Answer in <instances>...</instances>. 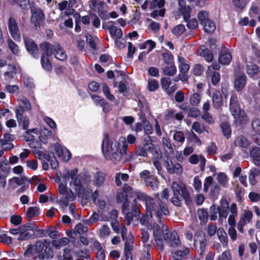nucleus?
<instances>
[{
    "label": "nucleus",
    "mask_w": 260,
    "mask_h": 260,
    "mask_svg": "<svg viewBox=\"0 0 260 260\" xmlns=\"http://www.w3.org/2000/svg\"><path fill=\"white\" fill-rule=\"evenodd\" d=\"M132 197L136 199V200L138 199L145 202L147 213H149L151 218L154 215L160 220L164 216L169 214L168 207L159 199H152L140 191H135Z\"/></svg>",
    "instance_id": "f257e3e1"
},
{
    "label": "nucleus",
    "mask_w": 260,
    "mask_h": 260,
    "mask_svg": "<svg viewBox=\"0 0 260 260\" xmlns=\"http://www.w3.org/2000/svg\"><path fill=\"white\" fill-rule=\"evenodd\" d=\"M77 169H74L71 171L66 169L62 175V178L65 180H69L70 178L71 181L70 185L73 186L77 193H80L84 189V185H88L90 181V178L86 175H78Z\"/></svg>",
    "instance_id": "f03ea898"
},
{
    "label": "nucleus",
    "mask_w": 260,
    "mask_h": 260,
    "mask_svg": "<svg viewBox=\"0 0 260 260\" xmlns=\"http://www.w3.org/2000/svg\"><path fill=\"white\" fill-rule=\"evenodd\" d=\"M172 189L173 191L174 196L171 199V202L175 206H181V201L179 196H181L184 199L187 204L190 203V198L189 193L186 186L184 184L173 182L172 184Z\"/></svg>",
    "instance_id": "7ed1b4c3"
},
{
    "label": "nucleus",
    "mask_w": 260,
    "mask_h": 260,
    "mask_svg": "<svg viewBox=\"0 0 260 260\" xmlns=\"http://www.w3.org/2000/svg\"><path fill=\"white\" fill-rule=\"evenodd\" d=\"M230 108L234 118L238 119L240 122L244 123L247 120L245 112L240 108L238 98L234 94L231 95L230 99Z\"/></svg>",
    "instance_id": "20e7f679"
},
{
    "label": "nucleus",
    "mask_w": 260,
    "mask_h": 260,
    "mask_svg": "<svg viewBox=\"0 0 260 260\" xmlns=\"http://www.w3.org/2000/svg\"><path fill=\"white\" fill-rule=\"evenodd\" d=\"M164 216L163 217H164ZM156 221L159 223V224L156 223H153L152 226L153 230V235L154 238L163 237L165 241H167L169 240V234L168 226L164 224L161 222V219L164 218H160L158 220L156 218Z\"/></svg>",
    "instance_id": "39448f33"
},
{
    "label": "nucleus",
    "mask_w": 260,
    "mask_h": 260,
    "mask_svg": "<svg viewBox=\"0 0 260 260\" xmlns=\"http://www.w3.org/2000/svg\"><path fill=\"white\" fill-rule=\"evenodd\" d=\"M41 48L44 51L41 57L42 66L45 70L50 71L52 70V67L48 57L53 54L51 44L48 42L43 43L41 45Z\"/></svg>",
    "instance_id": "423d86ee"
},
{
    "label": "nucleus",
    "mask_w": 260,
    "mask_h": 260,
    "mask_svg": "<svg viewBox=\"0 0 260 260\" xmlns=\"http://www.w3.org/2000/svg\"><path fill=\"white\" fill-rule=\"evenodd\" d=\"M237 207L236 203H233L231 205L230 214L228 218V223L230 227L228 230V234L233 241L237 239V232L235 229L236 225L235 218L237 216Z\"/></svg>",
    "instance_id": "0eeeda50"
},
{
    "label": "nucleus",
    "mask_w": 260,
    "mask_h": 260,
    "mask_svg": "<svg viewBox=\"0 0 260 260\" xmlns=\"http://www.w3.org/2000/svg\"><path fill=\"white\" fill-rule=\"evenodd\" d=\"M119 143L114 139L110 140L107 135L103 141L102 151L106 158H110L111 154L118 151Z\"/></svg>",
    "instance_id": "6e6552de"
},
{
    "label": "nucleus",
    "mask_w": 260,
    "mask_h": 260,
    "mask_svg": "<svg viewBox=\"0 0 260 260\" xmlns=\"http://www.w3.org/2000/svg\"><path fill=\"white\" fill-rule=\"evenodd\" d=\"M36 229V225L30 223L20 226V234L17 238V240L24 241L30 239L33 235L30 231L34 232V231Z\"/></svg>",
    "instance_id": "1a4fd4ad"
},
{
    "label": "nucleus",
    "mask_w": 260,
    "mask_h": 260,
    "mask_svg": "<svg viewBox=\"0 0 260 260\" xmlns=\"http://www.w3.org/2000/svg\"><path fill=\"white\" fill-rule=\"evenodd\" d=\"M76 3H74V1L70 0L69 2L66 1H63L58 4V9L60 11L65 10L66 16H69L71 15H74V16H80V14L75 12V9L73 8L74 5Z\"/></svg>",
    "instance_id": "9d476101"
},
{
    "label": "nucleus",
    "mask_w": 260,
    "mask_h": 260,
    "mask_svg": "<svg viewBox=\"0 0 260 260\" xmlns=\"http://www.w3.org/2000/svg\"><path fill=\"white\" fill-rule=\"evenodd\" d=\"M165 4V0H153L150 5L151 9H154L158 7L160 10H153L150 16H164L166 13V9L163 8Z\"/></svg>",
    "instance_id": "9b49d317"
},
{
    "label": "nucleus",
    "mask_w": 260,
    "mask_h": 260,
    "mask_svg": "<svg viewBox=\"0 0 260 260\" xmlns=\"http://www.w3.org/2000/svg\"><path fill=\"white\" fill-rule=\"evenodd\" d=\"M90 8L93 11L97 12L99 16H107L108 12L107 6L104 2H99L97 0H90L89 1Z\"/></svg>",
    "instance_id": "f8f14e48"
},
{
    "label": "nucleus",
    "mask_w": 260,
    "mask_h": 260,
    "mask_svg": "<svg viewBox=\"0 0 260 260\" xmlns=\"http://www.w3.org/2000/svg\"><path fill=\"white\" fill-rule=\"evenodd\" d=\"M194 246L196 248H199L200 253L202 254L206 246L205 235L201 231H197L194 236Z\"/></svg>",
    "instance_id": "ddd939ff"
},
{
    "label": "nucleus",
    "mask_w": 260,
    "mask_h": 260,
    "mask_svg": "<svg viewBox=\"0 0 260 260\" xmlns=\"http://www.w3.org/2000/svg\"><path fill=\"white\" fill-rule=\"evenodd\" d=\"M8 29L13 39L16 41H20V32L16 21L13 17H10L9 19Z\"/></svg>",
    "instance_id": "4468645a"
},
{
    "label": "nucleus",
    "mask_w": 260,
    "mask_h": 260,
    "mask_svg": "<svg viewBox=\"0 0 260 260\" xmlns=\"http://www.w3.org/2000/svg\"><path fill=\"white\" fill-rule=\"evenodd\" d=\"M24 42L28 52L34 57H39V49L34 41L30 38L23 36Z\"/></svg>",
    "instance_id": "2eb2a0df"
},
{
    "label": "nucleus",
    "mask_w": 260,
    "mask_h": 260,
    "mask_svg": "<svg viewBox=\"0 0 260 260\" xmlns=\"http://www.w3.org/2000/svg\"><path fill=\"white\" fill-rule=\"evenodd\" d=\"M116 22L108 21L103 24V28H107L109 30L110 34L114 37L116 39H119L122 36V32L121 29L117 28L115 26Z\"/></svg>",
    "instance_id": "dca6fc26"
},
{
    "label": "nucleus",
    "mask_w": 260,
    "mask_h": 260,
    "mask_svg": "<svg viewBox=\"0 0 260 260\" xmlns=\"http://www.w3.org/2000/svg\"><path fill=\"white\" fill-rule=\"evenodd\" d=\"M131 198L126 199V202H124L123 204V212L125 210H131L134 211L136 214H140V209L138 205L137 201L136 199L131 196Z\"/></svg>",
    "instance_id": "f3484780"
},
{
    "label": "nucleus",
    "mask_w": 260,
    "mask_h": 260,
    "mask_svg": "<svg viewBox=\"0 0 260 260\" xmlns=\"http://www.w3.org/2000/svg\"><path fill=\"white\" fill-rule=\"evenodd\" d=\"M127 146V142L124 141L123 142L122 149H120L119 148H118V151H115V152H113L111 154L110 158H107L111 159L115 163L121 161L122 159L123 155L126 153Z\"/></svg>",
    "instance_id": "a211bd4d"
},
{
    "label": "nucleus",
    "mask_w": 260,
    "mask_h": 260,
    "mask_svg": "<svg viewBox=\"0 0 260 260\" xmlns=\"http://www.w3.org/2000/svg\"><path fill=\"white\" fill-rule=\"evenodd\" d=\"M252 217V213L250 211H244L237 224V229L240 233H244L243 227L251 221Z\"/></svg>",
    "instance_id": "6ab92c4d"
},
{
    "label": "nucleus",
    "mask_w": 260,
    "mask_h": 260,
    "mask_svg": "<svg viewBox=\"0 0 260 260\" xmlns=\"http://www.w3.org/2000/svg\"><path fill=\"white\" fill-rule=\"evenodd\" d=\"M165 167L168 172L172 174L180 175L183 172V169L179 163H173L172 161L166 160L165 162Z\"/></svg>",
    "instance_id": "aec40b11"
},
{
    "label": "nucleus",
    "mask_w": 260,
    "mask_h": 260,
    "mask_svg": "<svg viewBox=\"0 0 260 260\" xmlns=\"http://www.w3.org/2000/svg\"><path fill=\"white\" fill-rule=\"evenodd\" d=\"M200 21L206 32L211 34L215 31L216 25L211 19L208 17H200Z\"/></svg>",
    "instance_id": "412c9836"
},
{
    "label": "nucleus",
    "mask_w": 260,
    "mask_h": 260,
    "mask_svg": "<svg viewBox=\"0 0 260 260\" xmlns=\"http://www.w3.org/2000/svg\"><path fill=\"white\" fill-rule=\"evenodd\" d=\"M231 206L225 199L220 201V205L216 209L220 218H226L228 215V211H230Z\"/></svg>",
    "instance_id": "4be33fe9"
},
{
    "label": "nucleus",
    "mask_w": 260,
    "mask_h": 260,
    "mask_svg": "<svg viewBox=\"0 0 260 260\" xmlns=\"http://www.w3.org/2000/svg\"><path fill=\"white\" fill-rule=\"evenodd\" d=\"M51 50L55 57L60 60H64L67 58V55L63 50L58 43L51 44Z\"/></svg>",
    "instance_id": "5701e85b"
},
{
    "label": "nucleus",
    "mask_w": 260,
    "mask_h": 260,
    "mask_svg": "<svg viewBox=\"0 0 260 260\" xmlns=\"http://www.w3.org/2000/svg\"><path fill=\"white\" fill-rule=\"evenodd\" d=\"M54 147L55 153L59 157L66 161L71 158V154L68 150L62 149L61 146L57 143L54 144Z\"/></svg>",
    "instance_id": "b1692460"
},
{
    "label": "nucleus",
    "mask_w": 260,
    "mask_h": 260,
    "mask_svg": "<svg viewBox=\"0 0 260 260\" xmlns=\"http://www.w3.org/2000/svg\"><path fill=\"white\" fill-rule=\"evenodd\" d=\"M152 149H153V145L152 143H145L143 146H139L136 148L135 155L147 157V151H151Z\"/></svg>",
    "instance_id": "393cba45"
},
{
    "label": "nucleus",
    "mask_w": 260,
    "mask_h": 260,
    "mask_svg": "<svg viewBox=\"0 0 260 260\" xmlns=\"http://www.w3.org/2000/svg\"><path fill=\"white\" fill-rule=\"evenodd\" d=\"M219 62L223 64H229L232 59V56L229 52L228 49L222 46L220 54L219 56Z\"/></svg>",
    "instance_id": "a878e982"
},
{
    "label": "nucleus",
    "mask_w": 260,
    "mask_h": 260,
    "mask_svg": "<svg viewBox=\"0 0 260 260\" xmlns=\"http://www.w3.org/2000/svg\"><path fill=\"white\" fill-rule=\"evenodd\" d=\"M246 83V76L244 74H241L236 76L235 79L234 86L236 89L241 91L244 88Z\"/></svg>",
    "instance_id": "bb28decb"
},
{
    "label": "nucleus",
    "mask_w": 260,
    "mask_h": 260,
    "mask_svg": "<svg viewBox=\"0 0 260 260\" xmlns=\"http://www.w3.org/2000/svg\"><path fill=\"white\" fill-rule=\"evenodd\" d=\"M212 105L216 109H219L223 105V98L219 91H215L212 96Z\"/></svg>",
    "instance_id": "cd10ccee"
},
{
    "label": "nucleus",
    "mask_w": 260,
    "mask_h": 260,
    "mask_svg": "<svg viewBox=\"0 0 260 260\" xmlns=\"http://www.w3.org/2000/svg\"><path fill=\"white\" fill-rule=\"evenodd\" d=\"M250 156L254 165L260 167V148L257 147L253 148L250 151Z\"/></svg>",
    "instance_id": "c85d7f7f"
},
{
    "label": "nucleus",
    "mask_w": 260,
    "mask_h": 260,
    "mask_svg": "<svg viewBox=\"0 0 260 260\" xmlns=\"http://www.w3.org/2000/svg\"><path fill=\"white\" fill-rule=\"evenodd\" d=\"M198 54L203 56L208 62H210L213 59V54L210 52L205 46H202L198 50Z\"/></svg>",
    "instance_id": "c756f323"
},
{
    "label": "nucleus",
    "mask_w": 260,
    "mask_h": 260,
    "mask_svg": "<svg viewBox=\"0 0 260 260\" xmlns=\"http://www.w3.org/2000/svg\"><path fill=\"white\" fill-rule=\"evenodd\" d=\"M29 8L31 14V16H45L43 10L34 2L30 3Z\"/></svg>",
    "instance_id": "7c9ffc66"
},
{
    "label": "nucleus",
    "mask_w": 260,
    "mask_h": 260,
    "mask_svg": "<svg viewBox=\"0 0 260 260\" xmlns=\"http://www.w3.org/2000/svg\"><path fill=\"white\" fill-rule=\"evenodd\" d=\"M166 242L169 243L170 246L173 247H176L180 244L179 237L176 232L170 233L169 240Z\"/></svg>",
    "instance_id": "2f4dec72"
},
{
    "label": "nucleus",
    "mask_w": 260,
    "mask_h": 260,
    "mask_svg": "<svg viewBox=\"0 0 260 260\" xmlns=\"http://www.w3.org/2000/svg\"><path fill=\"white\" fill-rule=\"evenodd\" d=\"M260 175V169L257 168H252L249 172L248 176L249 181L251 185H254L257 183L255 177Z\"/></svg>",
    "instance_id": "473e14b6"
},
{
    "label": "nucleus",
    "mask_w": 260,
    "mask_h": 260,
    "mask_svg": "<svg viewBox=\"0 0 260 260\" xmlns=\"http://www.w3.org/2000/svg\"><path fill=\"white\" fill-rule=\"evenodd\" d=\"M235 143L237 146L243 148H247L250 145L249 141L242 135L236 138Z\"/></svg>",
    "instance_id": "72a5a7b5"
},
{
    "label": "nucleus",
    "mask_w": 260,
    "mask_h": 260,
    "mask_svg": "<svg viewBox=\"0 0 260 260\" xmlns=\"http://www.w3.org/2000/svg\"><path fill=\"white\" fill-rule=\"evenodd\" d=\"M8 71L4 73V76L7 80L14 78L17 73L15 65L9 64L8 66Z\"/></svg>",
    "instance_id": "f704fd0d"
},
{
    "label": "nucleus",
    "mask_w": 260,
    "mask_h": 260,
    "mask_svg": "<svg viewBox=\"0 0 260 260\" xmlns=\"http://www.w3.org/2000/svg\"><path fill=\"white\" fill-rule=\"evenodd\" d=\"M162 71L165 75L173 76L176 74L177 69L174 64H173L163 67Z\"/></svg>",
    "instance_id": "c9c22d12"
},
{
    "label": "nucleus",
    "mask_w": 260,
    "mask_h": 260,
    "mask_svg": "<svg viewBox=\"0 0 260 260\" xmlns=\"http://www.w3.org/2000/svg\"><path fill=\"white\" fill-rule=\"evenodd\" d=\"M217 237L223 246L226 247L228 244V239L226 232L223 229H219L217 232Z\"/></svg>",
    "instance_id": "e433bc0d"
},
{
    "label": "nucleus",
    "mask_w": 260,
    "mask_h": 260,
    "mask_svg": "<svg viewBox=\"0 0 260 260\" xmlns=\"http://www.w3.org/2000/svg\"><path fill=\"white\" fill-rule=\"evenodd\" d=\"M36 157L41 160L50 161V155L47 151H42L39 150H35L33 151Z\"/></svg>",
    "instance_id": "4c0bfd02"
},
{
    "label": "nucleus",
    "mask_w": 260,
    "mask_h": 260,
    "mask_svg": "<svg viewBox=\"0 0 260 260\" xmlns=\"http://www.w3.org/2000/svg\"><path fill=\"white\" fill-rule=\"evenodd\" d=\"M246 70L248 75L253 77L260 72V68L256 64H249L246 66Z\"/></svg>",
    "instance_id": "58836bf2"
},
{
    "label": "nucleus",
    "mask_w": 260,
    "mask_h": 260,
    "mask_svg": "<svg viewBox=\"0 0 260 260\" xmlns=\"http://www.w3.org/2000/svg\"><path fill=\"white\" fill-rule=\"evenodd\" d=\"M141 238L142 241L145 244L144 246L147 249L150 248L151 242H149V234L147 230H142Z\"/></svg>",
    "instance_id": "ea45409f"
},
{
    "label": "nucleus",
    "mask_w": 260,
    "mask_h": 260,
    "mask_svg": "<svg viewBox=\"0 0 260 260\" xmlns=\"http://www.w3.org/2000/svg\"><path fill=\"white\" fill-rule=\"evenodd\" d=\"M184 21L187 22V26L188 28L193 29L198 26V21L194 17H183Z\"/></svg>",
    "instance_id": "a19ab883"
},
{
    "label": "nucleus",
    "mask_w": 260,
    "mask_h": 260,
    "mask_svg": "<svg viewBox=\"0 0 260 260\" xmlns=\"http://www.w3.org/2000/svg\"><path fill=\"white\" fill-rule=\"evenodd\" d=\"M105 181V176L102 172H97L94 177L93 184L95 186H100L102 185Z\"/></svg>",
    "instance_id": "79ce46f5"
},
{
    "label": "nucleus",
    "mask_w": 260,
    "mask_h": 260,
    "mask_svg": "<svg viewBox=\"0 0 260 260\" xmlns=\"http://www.w3.org/2000/svg\"><path fill=\"white\" fill-rule=\"evenodd\" d=\"M7 44L11 52L15 55H18L19 53V46L14 43L10 38L7 40Z\"/></svg>",
    "instance_id": "37998d69"
},
{
    "label": "nucleus",
    "mask_w": 260,
    "mask_h": 260,
    "mask_svg": "<svg viewBox=\"0 0 260 260\" xmlns=\"http://www.w3.org/2000/svg\"><path fill=\"white\" fill-rule=\"evenodd\" d=\"M147 186L150 187L153 190L158 188L159 182L155 177L151 176L145 182Z\"/></svg>",
    "instance_id": "c03bdc74"
},
{
    "label": "nucleus",
    "mask_w": 260,
    "mask_h": 260,
    "mask_svg": "<svg viewBox=\"0 0 260 260\" xmlns=\"http://www.w3.org/2000/svg\"><path fill=\"white\" fill-rule=\"evenodd\" d=\"M69 242V240L67 238H62L58 240L53 241L52 244L56 249H59L61 247L67 245Z\"/></svg>",
    "instance_id": "a18cd8bd"
},
{
    "label": "nucleus",
    "mask_w": 260,
    "mask_h": 260,
    "mask_svg": "<svg viewBox=\"0 0 260 260\" xmlns=\"http://www.w3.org/2000/svg\"><path fill=\"white\" fill-rule=\"evenodd\" d=\"M57 260H73L71 251L69 248H64L62 255L57 256Z\"/></svg>",
    "instance_id": "49530a36"
},
{
    "label": "nucleus",
    "mask_w": 260,
    "mask_h": 260,
    "mask_svg": "<svg viewBox=\"0 0 260 260\" xmlns=\"http://www.w3.org/2000/svg\"><path fill=\"white\" fill-rule=\"evenodd\" d=\"M39 214V208L37 207H29L26 212V215L29 219L32 217L38 216Z\"/></svg>",
    "instance_id": "de8ad7c7"
},
{
    "label": "nucleus",
    "mask_w": 260,
    "mask_h": 260,
    "mask_svg": "<svg viewBox=\"0 0 260 260\" xmlns=\"http://www.w3.org/2000/svg\"><path fill=\"white\" fill-rule=\"evenodd\" d=\"M8 182V189H14L15 186L14 185L13 183H15L18 185H21L23 184V180L21 178L15 177L10 179Z\"/></svg>",
    "instance_id": "09e8293b"
},
{
    "label": "nucleus",
    "mask_w": 260,
    "mask_h": 260,
    "mask_svg": "<svg viewBox=\"0 0 260 260\" xmlns=\"http://www.w3.org/2000/svg\"><path fill=\"white\" fill-rule=\"evenodd\" d=\"M189 249L186 247H183L182 249H179L175 251L173 254L174 256L177 257V258H180V259H182L185 256L189 253Z\"/></svg>",
    "instance_id": "8fccbe9b"
},
{
    "label": "nucleus",
    "mask_w": 260,
    "mask_h": 260,
    "mask_svg": "<svg viewBox=\"0 0 260 260\" xmlns=\"http://www.w3.org/2000/svg\"><path fill=\"white\" fill-rule=\"evenodd\" d=\"M162 144L164 149L166 151L169 153H173L174 152V149L172 147V145L169 139L165 137L162 138Z\"/></svg>",
    "instance_id": "3c124183"
},
{
    "label": "nucleus",
    "mask_w": 260,
    "mask_h": 260,
    "mask_svg": "<svg viewBox=\"0 0 260 260\" xmlns=\"http://www.w3.org/2000/svg\"><path fill=\"white\" fill-rule=\"evenodd\" d=\"M19 126L23 129H27L29 124V120L27 116L17 119Z\"/></svg>",
    "instance_id": "603ef678"
},
{
    "label": "nucleus",
    "mask_w": 260,
    "mask_h": 260,
    "mask_svg": "<svg viewBox=\"0 0 260 260\" xmlns=\"http://www.w3.org/2000/svg\"><path fill=\"white\" fill-rule=\"evenodd\" d=\"M99 220H100V214L94 212L89 219L84 220V222L89 225L96 222Z\"/></svg>",
    "instance_id": "864d4df0"
},
{
    "label": "nucleus",
    "mask_w": 260,
    "mask_h": 260,
    "mask_svg": "<svg viewBox=\"0 0 260 260\" xmlns=\"http://www.w3.org/2000/svg\"><path fill=\"white\" fill-rule=\"evenodd\" d=\"M44 18L45 17H30V20L35 28L37 29L41 25H43Z\"/></svg>",
    "instance_id": "5fc2aeb1"
},
{
    "label": "nucleus",
    "mask_w": 260,
    "mask_h": 260,
    "mask_svg": "<svg viewBox=\"0 0 260 260\" xmlns=\"http://www.w3.org/2000/svg\"><path fill=\"white\" fill-rule=\"evenodd\" d=\"M185 28L183 24H179L175 26L172 30V32L176 36H180L185 31Z\"/></svg>",
    "instance_id": "6e6d98bb"
},
{
    "label": "nucleus",
    "mask_w": 260,
    "mask_h": 260,
    "mask_svg": "<svg viewBox=\"0 0 260 260\" xmlns=\"http://www.w3.org/2000/svg\"><path fill=\"white\" fill-rule=\"evenodd\" d=\"M220 127L224 136L229 138L231 135V131L229 124L227 122H224L221 124Z\"/></svg>",
    "instance_id": "4d7b16f0"
},
{
    "label": "nucleus",
    "mask_w": 260,
    "mask_h": 260,
    "mask_svg": "<svg viewBox=\"0 0 260 260\" xmlns=\"http://www.w3.org/2000/svg\"><path fill=\"white\" fill-rule=\"evenodd\" d=\"M88 228L87 226L83 225V223H79L75 227L74 233H78L79 235L86 233L88 232Z\"/></svg>",
    "instance_id": "13d9d810"
},
{
    "label": "nucleus",
    "mask_w": 260,
    "mask_h": 260,
    "mask_svg": "<svg viewBox=\"0 0 260 260\" xmlns=\"http://www.w3.org/2000/svg\"><path fill=\"white\" fill-rule=\"evenodd\" d=\"M73 196L72 191L70 189L69 191L62 194V197L60 200V202L65 206H67L69 203V201Z\"/></svg>",
    "instance_id": "bf43d9fd"
},
{
    "label": "nucleus",
    "mask_w": 260,
    "mask_h": 260,
    "mask_svg": "<svg viewBox=\"0 0 260 260\" xmlns=\"http://www.w3.org/2000/svg\"><path fill=\"white\" fill-rule=\"evenodd\" d=\"M139 214H135L134 211L129 210V211L126 213L125 215V224L127 225H129L131 222L133 221L134 217L138 216Z\"/></svg>",
    "instance_id": "052dcab7"
},
{
    "label": "nucleus",
    "mask_w": 260,
    "mask_h": 260,
    "mask_svg": "<svg viewBox=\"0 0 260 260\" xmlns=\"http://www.w3.org/2000/svg\"><path fill=\"white\" fill-rule=\"evenodd\" d=\"M173 139L179 143H183L185 140V136L183 132L181 131H174Z\"/></svg>",
    "instance_id": "680f3d73"
},
{
    "label": "nucleus",
    "mask_w": 260,
    "mask_h": 260,
    "mask_svg": "<svg viewBox=\"0 0 260 260\" xmlns=\"http://www.w3.org/2000/svg\"><path fill=\"white\" fill-rule=\"evenodd\" d=\"M148 45H149L150 47L148 48L147 53H149L155 47V43L151 40H148L140 45V48L141 49H147L148 48Z\"/></svg>",
    "instance_id": "e2e57ef3"
},
{
    "label": "nucleus",
    "mask_w": 260,
    "mask_h": 260,
    "mask_svg": "<svg viewBox=\"0 0 260 260\" xmlns=\"http://www.w3.org/2000/svg\"><path fill=\"white\" fill-rule=\"evenodd\" d=\"M110 229L107 225H103L100 229V235L101 237H107L110 235Z\"/></svg>",
    "instance_id": "0e129e2a"
},
{
    "label": "nucleus",
    "mask_w": 260,
    "mask_h": 260,
    "mask_svg": "<svg viewBox=\"0 0 260 260\" xmlns=\"http://www.w3.org/2000/svg\"><path fill=\"white\" fill-rule=\"evenodd\" d=\"M14 139V137L13 135L6 133L4 135V138L0 139V146H4L5 144H7V142H10L13 141Z\"/></svg>",
    "instance_id": "69168bd1"
},
{
    "label": "nucleus",
    "mask_w": 260,
    "mask_h": 260,
    "mask_svg": "<svg viewBox=\"0 0 260 260\" xmlns=\"http://www.w3.org/2000/svg\"><path fill=\"white\" fill-rule=\"evenodd\" d=\"M198 215L200 219L203 222H206L208 218V214L207 211L204 209H201L198 210Z\"/></svg>",
    "instance_id": "338daca9"
},
{
    "label": "nucleus",
    "mask_w": 260,
    "mask_h": 260,
    "mask_svg": "<svg viewBox=\"0 0 260 260\" xmlns=\"http://www.w3.org/2000/svg\"><path fill=\"white\" fill-rule=\"evenodd\" d=\"M201 101V96L198 93H194L190 98V103L193 106H197Z\"/></svg>",
    "instance_id": "774afa93"
}]
</instances>
